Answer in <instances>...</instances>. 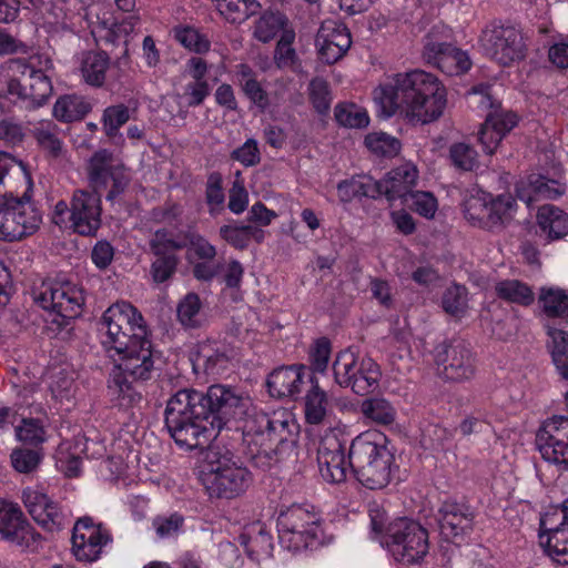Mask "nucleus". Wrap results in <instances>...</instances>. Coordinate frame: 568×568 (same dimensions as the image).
Returning <instances> with one entry per match:
<instances>
[{
    "label": "nucleus",
    "instance_id": "nucleus-39",
    "mask_svg": "<svg viewBox=\"0 0 568 568\" xmlns=\"http://www.w3.org/2000/svg\"><path fill=\"white\" fill-rule=\"evenodd\" d=\"M91 110L85 98L78 94L60 97L53 105V115L61 122H73L83 119Z\"/></svg>",
    "mask_w": 568,
    "mask_h": 568
},
{
    "label": "nucleus",
    "instance_id": "nucleus-64",
    "mask_svg": "<svg viewBox=\"0 0 568 568\" xmlns=\"http://www.w3.org/2000/svg\"><path fill=\"white\" fill-rule=\"evenodd\" d=\"M408 205H410L416 213L426 219H433L438 209V203L434 194L425 191H416L410 194Z\"/></svg>",
    "mask_w": 568,
    "mask_h": 568
},
{
    "label": "nucleus",
    "instance_id": "nucleus-55",
    "mask_svg": "<svg viewBox=\"0 0 568 568\" xmlns=\"http://www.w3.org/2000/svg\"><path fill=\"white\" fill-rule=\"evenodd\" d=\"M365 145L372 153L381 156H394L400 150V142L384 132H372L367 134Z\"/></svg>",
    "mask_w": 568,
    "mask_h": 568
},
{
    "label": "nucleus",
    "instance_id": "nucleus-45",
    "mask_svg": "<svg viewBox=\"0 0 568 568\" xmlns=\"http://www.w3.org/2000/svg\"><path fill=\"white\" fill-rule=\"evenodd\" d=\"M464 214L473 225L488 229L489 193L477 191L467 197L464 204Z\"/></svg>",
    "mask_w": 568,
    "mask_h": 568
},
{
    "label": "nucleus",
    "instance_id": "nucleus-52",
    "mask_svg": "<svg viewBox=\"0 0 568 568\" xmlns=\"http://www.w3.org/2000/svg\"><path fill=\"white\" fill-rule=\"evenodd\" d=\"M515 210L516 202L511 195L503 194L497 197H493V195L489 194L488 229L504 224L514 215Z\"/></svg>",
    "mask_w": 568,
    "mask_h": 568
},
{
    "label": "nucleus",
    "instance_id": "nucleus-30",
    "mask_svg": "<svg viewBox=\"0 0 568 568\" xmlns=\"http://www.w3.org/2000/svg\"><path fill=\"white\" fill-rule=\"evenodd\" d=\"M517 124V115L508 111L487 114L479 131V141L487 154H493L505 135Z\"/></svg>",
    "mask_w": 568,
    "mask_h": 568
},
{
    "label": "nucleus",
    "instance_id": "nucleus-25",
    "mask_svg": "<svg viewBox=\"0 0 568 568\" xmlns=\"http://www.w3.org/2000/svg\"><path fill=\"white\" fill-rule=\"evenodd\" d=\"M418 170L412 162H406L389 171L386 176L377 181L378 196L385 195L389 203L400 200L408 204L413 189L416 186Z\"/></svg>",
    "mask_w": 568,
    "mask_h": 568
},
{
    "label": "nucleus",
    "instance_id": "nucleus-16",
    "mask_svg": "<svg viewBox=\"0 0 568 568\" xmlns=\"http://www.w3.org/2000/svg\"><path fill=\"white\" fill-rule=\"evenodd\" d=\"M23 504L34 521L48 531L54 532L71 525V513L38 488L28 487L22 493Z\"/></svg>",
    "mask_w": 568,
    "mask_h": 568
},
{
    "label": "nucleus",
    "instance_id": "nucleus-8",
    "mask_svg": "<svg viewBox=\"0 0 568 568\" xmlns=\"http://www.w3.org/2000/svg\"><path fill=\"white\" fill-rule=\"evenodd\" d=\"M382 544L395 560L405 564L419 562L429 549L427 530L418 521L405 517L387 525Z\"/></svg>",
    "mask_w": 568,
    "mask_h": 568
},
{
    "label": "nucleus",
    "instance_id": "nucleus-31",
    "mask_svg": "<svg viewBox=\"0 0 568 568\" xmlns=\"http://www.w3.org/2000/svg\"><path fill=\"white\" fill-rule=\"evenodd\" d=\"M445 354L443 373L447 379L462 382L474 376V356L467 346L462 343L449 345Z\"/></svg>",
    "mask_w": 568,
    "mask_h": 568
},
{
    "label": "nucleus",
    "instance_id": "nucleus-27",
    "mask_svg": "<svg viewBox=\"0 0 568 568\" xmlns=\"http://www.w3.org/2000/svg\"><path fill=\"white\" fill-rule=\"evenodd\" d=\"M382 452H390L386 435L377 429H368L357 435L349 448L354 473L379 459Z\"/></svg>",
    "mask_w": 568,
    "mask_h": 568
},
{
    "label": "nucleus",
    "instance_id": "nucleus-38",
    "mask_svg": "<svg viewBox=\"0 0 568 568\" xmlns=\"http://www.w3.org/2000/svg\"><path fill=\"white\" fill-rule=\"evenodd\" d=\"M109 65L110 59L106 53L88 51L81 57L80 73L87 84L99 88L105 81Z\"/></svg>",
    "mask_w": 568,
    "mask_h": 568
},
{
    "label": "nucleus",
    "instance_id": "nucleus-36",
    "mask_svg": "<svg viewBox=\"0 0 568 568\" xmlns=\"http://www.w3.org/2000/svg\"><path fill=\"white\" fill-rule=\"evenodd\" d=\"M337 195L342 203H349L356 197H378L377 181L367 175H354L337 184Z\"/></svg>",
    "mask_w": 568,
    "mask_h": 568
},
{
    "label": "nucleus",
    "instance_id": "nucleus-59",
    "mask_svg": "<svg viewBox=\"0 0 568 568\" xmlns=\"http://www.w3.org/2000/svg\"><path fill=\"white\" fill-rule=\"evenodd\" d=\"M453 438V432L439 424H429L422 430L420 444L426 449H443Z\"/></svg>",
    "mask_w": 568,
    "mask_h": 568
},
{
    "label": "nucleus",
    "instance_id": "nucleus-22",
    "mask_svg": "<svg viewBox=\"0 0 568 568\" xmlns=\"http://www.w3.org/2000/svg\"><path fill=\"white\" fill-rule=\"evenodd\" d=\"M317 465L322 478L331 484L343 483L352 468L351 458L346 457L344 446L335 437H326L320 443Z\"/></svg>",
    "mask_w": 568,
    "mask_h": 568
},
{
    "label": "nucleus",
    "instance_id": "nucleus-46",
    "mask_svg": "<svg viewBox=\"0 0 568 568\" xmlns=\"http://www.w3.org/2000/svg\"><path fill=\"white\" fill-rule=\"evenodd\" d=\"M362 414L372 422L381 425H389L395 422L396 409L385 398H367L361 404Z\"/></svg>",
    "mask_w": 568,
    "mask_h": 568
},
{
    "label": "nucleus",
    "instance_id": "nucleus-62",
    "mask_svg": "<svg viewBox=\"0 0 568 568\" xmlns=\"http://www.w3.org/2000/svg\"><path fill=\"white\" fill-rule=\"evenodd\" d=\"M42 459L40 450L17 448L11 453V464L19 473L33 471Z\"/></svg>",
    "mask_w": 568,
    "mask_h": 568
},
{
    "label": "nucleus",
    "instance_id": "nucleus-41",
    "mask_svg": "<svg viewBox=\"0 0 568 568\" xmlns=\"http://www.w3.org/2000/svg\"><path fill=\"white\" fill-rule=\"evenodd\" d=\"M219 13L229 22L242 23L261 8L256 0H212Z\"/></svg>",
    "mask_w": 568,
    "mask_h": 568
},
{
    "label": "nucleus",
    "instance_id": "nucleus-15",
    "mask_svg": "<svg viewBox=\"0 0 568 568\" xmlns=\"http://www.w3.org/2000/svg\"><path fill=\"white\" fill-rule=\"evenodd\" d=\"M537 446L542 458L568 469V417L554 416L547 419L537 433Z\"/></svg>",
    "mask_w": 568,
    "mask_h": 568
},
{
    "label": "nucleus",
    "instance_id": "nucleus-44",
    "mask_svg": "<svg viewBox=\"0 0 568 568\" xmlns=\"http://www.w3.org/2000/svg\"><path fill=\"white\" fill-rule=\"evenodd\" d=\"M28 173L22 161L0 151V197L12 193L13 179H27Z\"/></svg>",
    "mask_w": 568,
    "mask_h": 568
},
{
    "label": "nucleus",
    "instance_id": "nucleus-14",
    "mask_svg": "<svg viewBox=\"0 0 568 568\" xmlns=\"http://www.w3.org/2000/svg\"><path fill=\"white\" fill-rule=\"evenodd\" d=\"M88 27L97 43L128 42V38L139 24V18L133 14L121 20L114 19L112 13L103 6L94 4L87 13Z\"/></svg>",
    "mask_w": 568,
    "mask_h": 568
},
{
    "label": "nucleus",
    "instance_id": "nucleus-24",
    "mask_svg": "<svg viewBox=\"0 0 568 568\" xmlns=\"http://www.w3.org/2000/svg\"><path fill=\"white\" fill-rule=\"evenodd\" d=\"M540 546L557 564L568 565V524L557 516V510L540 520Z\"/></svg>",
    "mask_w": 568,
    "mask_h": 568
},
{
    "label": "nucleus",
    "instance_id": "nucleus-4",
    "mask_svg": "<svg viewBox=\"0 0 568 568\" xmlns=\"http://www.w3.org/2000/svg\"><path fill=\"white\" fill-rule=\"evenodd\" d=\"M53 63L43 54L28 60L10 59L0 65V94L28 100L32 106H41L52 94Z\"/></svg>",
    "mask_w": 568,
    "mask_h": 568
},
{
    "label": "nucleus",
    "instance_id": "nucleus-13",
    "mask_svg": "<svg viewBox=\"0 0 568 568\" xmlns=\"http://www.w3.org/2000/svg\"><path fill=\"white\" fill-rule=\"evenodd\" d=\"M567 182L561 166L551 171L532 172L516 183L517 197L530 205L532 202L547 199L556 200L567 192Z\"/></svg>",
    "mask_w": 568,
    "mask_h": 568
},
{
    "label": "nucleus",
    "instance_id": "nucleus-9",
    "mask_svg": "<svg viewBox=\"0 0 568 568\" xmlns=\"http://www.w3.org/2000/svg\"><path fill=\"white\" fill-rule=\"evenodd\" d=\"M333 372L336 384L341 387H349L361 396L375 392L382 377L379 365L373 358H359L349 349L336 356Z\"/></svg>",
    "mask_w": 568,
    "mask_h": 568
},
{
    "label": "nucleus",
    "instance_id": "nucleus-18",
    "mask_svg": "<svg viewBox=\"0 0 568 568\" xmlns=\"http://www.w3.org/2000/svg\"><path fill=\"white\" fill-rule=\"evenodd\" d=\"M425 60L448 75H459L470 69L471 61L463 51L437 37L433 30L424 45Z\"/></svg>",
    "mask_w": 568,
    "mask_h": 568
},
{
    "label": "nucleus",
    "instance_id": "nucleus-28",
    "mask_svg": "<svg viewBox=\"0 0 568 568\" xmlns=\"http://www.w3.org/2000/svg\"><path fill=\"white\" fill-rule=\"evenodd\" d=\"M246 399L239 393L225 385H212L206 395L204 404L213 415L222 418L223 427L226 422L244 413Z\"/></svg>",
    "mask_w": 568,
    "mask_h": 568
},
{
    "label": "nucleus",
    "instance_id": "nucleus-48",
    "mask_svg": "<svg viewBox=\"0 0 568 568\" xmlns=\"http://www.w3.org/2000/svg\"><path fill=\"white\" fill-rule=\"evenodd\" d=\"M287 26L285 16L280 12L264 13L256 22L254 29V37L261 42H268L275 38V36L284 30H291Z\"/></svg>",
    "mask_w": 568,
    "mask_h": 568
},
{
    "label": "nucleus",
    "instance_id": "nucleus-34",
    "mask_svg": "<svg viewBox=\"0 0 568 568\" xmlns=\"http://www.w3.org/2000/svg\"><path fill=\"white\" fill-rule=\"evenodd\" d=\"M305 420L312 425L331 424L332 405L325 390L317 383L306 393L304 398Z\"/></svg>",
    "mask_w": 568,
    "mask_h": 568
},
{
    "label": "nucleus",
    "instance_id": "nucleus-21",
    "mask_svg": "<svg viewBox=\"0 0 568 568\" xmlns=\"http://www.w3.org/2000/svg\"><path fill=\"white\" fill-rule=\"evenodd\" d=\"M100 194L78 190L71 201V229L80 235H93L101 225Z\"/></svg>",
    "mask_w": 568,
    "mask_h": 568
},
{
    "label": "nucleus",
    "instance_id": "nucleus-51",
    "mask_svg": "<svg viewBox=\"0 0 568 568\" xmlns=\"http://www.w3.org/2000/svg\"><path fill=\"white\" fill-rule=\"evenodd\" d=\"M334 114L338 124L346 128L363 129L369 124L367 111L354 103L336 105Z\"/></svg>",
    "mask_w": 568,
    "mask_h": 568
},
{
    "label": "nucleus",
    "instance_id": "nucleus-32",
    "mask_svg": "<svg viewBox=\"0 0 568 568\" xmlns=\"http://www.w3.org/2000/svg\"><path fill=\"white\" fill-rule=\"evenodd\" d=\"M304 377L303 366L274 369L267 378L268 393L273 397H293L301 392Z\"/></svg>",
    "mask_w": 568,
    "mask_h": 568
},
{
    "label": "nucleus",
    "instance_id": "nucleus-56",
    "mask_svg": "<svg viewBox=\"0 0 568 568\" xmlns=\"http://www.w3.org/2000/svg\"><path fill=\"white\" fill-rule=\"evenodd\" d=\"M442 306L446 313L453 316H463L467 310L466 288L457 284L447 287L442 298Z\"/></svg>",
    "mask_w": 568,
    "mask_h": 568
},
{
    "label": "nucleus",
    "instance_id": "nucleus-20",
    "mask_svg": "<svg viewBox=\"0 0 568 568\" xmlns=\"http://www.w3.org/2000/svg\"><path fill=\"white\" fill-rule=\"evenodd\" d=\"M37 536L21 508L0 499V540L29 548L36 542Z\"/></svg>",
    "mask_w": 568,
    "mask_h": 568
},
{
    "label": "nucleus",
    "instance_id": "nucleus-6",
    "mask_svg": "<svg viewBox=\"0 0 568 568\" xmlns=\"http://www.w3.org/2000/svg\"><path fill=\"white\" fill-rule=\"evenodd\" d=\"M201 480L211 497L232 499L244 494L253 481L251 471L230 452L210 447Z\"/></svg>",
    "mask_w": 568,
    "mask_h": 568
},
{
    "label": "nucleus",
    "instance_id": "nucleus-10",
    "mask_svg": "<svg viewBox=\"0 0 568 568\" xmlns=\"http://www.w3.org/2000/svg\"><path fill=\"white\" fill-rule=\"evenodd\" d=\"M41 214L29 200L8 194L0 200V240L17 241L33 234Z\"/></svg>",
    "mask_w": 568,
    "mask_h": 568
},
{
    "label": "nucleus",
    "instance_id": "nucleus-5",
    "mask_svg": "<svg viewBox=\"0 0 568 568\" xmlns=\"http://www.w3.org/2000/svg\"><path fill=\"white\" fill-rule=\"evenodd\" d=\"M278 540L290 551L316 549L329 544L325 521L313 506L293 505L277 517Z\"/></svg>",
    "mask_w": 568,
    "mask_h": 568
},
{
    "label": "nucleus",
    "instance_id": "nucleus-37",
    "mask_svg": "<svg viewBox=\"0 0 568 568\" xmlns=\"http://www.w3.org/2000/svg\"><path fill=\"white\" fill-rule=\"evenodd\" d=\"M537 223L549 239L557 240L568 234V213L555 205L540 206Z\"/></svg>",
    "mask_w": 568,
    "mask_h": 568
},
{
    "label": "nucleus",
    "instance_id": "nucleus-50",
    "mask_svg": "<svg viewBox=\"0 0 568 568\" xmlns=\"http://www.w3.org/2000/svg\"><path fill=\"white\" fill-rule=\"evenodd\" d=\"M17 439L26 445L39 446L49 439L44 423L39 418H24L16 427Z\"/></svg>",
    "mask_w": 568,
    "mask_h": 568
},
{
    "label": "nucleus",
    "instance_id": "nucleus-53",
    "mask_svg": "<svg viewBox=\"0 0 568 568\" xmlns=\"http://www.w3.org/2000/svg\"><path fill=\"white\" fill-rule=\"evenodd\" d=\"M202 303L195 293L186 294L178 304V320L185 327H197L201 324Z\"/></svg>",
    "mask_w": 568,
    "mask_h": 568
},
{
    "label": "nucleus",
    "instance_id": "nucleus-19",
    "mask_svg": "<svg viewBox=\"0 0 568 568\" xmlns=\"http://www.w3.org/2000/svg\"><path fill=\"white\" fill-rule=\"evenodd\" d=\"M111 541L108 530L94 525L91 518H81L74 524L72 550L78 560L94 561L100 558L102 549Z\"/></svg>",
    "mask_w": 568,
    "mask_h": 568
},
{
    "label": "nucleus",
    "instance_id": "nucleus-43",
    "mask_svg": "<svg viewBox=\"0 0 568 568\" xmlns=\"http://www.w3.org/2000/svg\"><path fill=\"white\" fill-rule=\"evenodd\" d=\"M130 120V110L123 104H114L104 109L101 124L105 135L114 143H123V134L120 129Z\"/></svg>",
    "mask_w": 568,
    "mask_h": 568
},
{
    "label": "nucleus",
    "instance_id": "nucleus-63",
    "mask_svg": "<svg viewBox=\"0 0 568 568\" xmlns=\"http://www.w3.org/2000/svg\"><path fill=\"white\" fill-rule=\"evenodd\" d=\"M150 245L155 255H172L171 252L186 246V242L184 239H174L165 230H159L154 233Z\"/></svg>",
    "mask_w": 568,
    "mask_h": 568
},
{
    "label": "nucleus",
    "instance_id": "nucleus-33",
    "mask_svg": "<svg viewBox=\"0 0 568 568\" xmlns=\"http://www.w3.org/2000/svg\"><path fill=\"white\" fill-rule=\"evenodd\" d=\"M394 455L392 452H382L379 459L367 464L355 473L357 480L369 489H382L386 487L392 478Z\"/></svg>",
    "mask_w": 568,
    "mask_h": 568
},
{
    "label": "nucleus",
    "instance_id": "nucleus-3",
    "mask_svg": "<svg viewBox=\"0 0 568 568\" xmlns=\"http://www.w3.org/2000/svg\"><path fill=\"white\" fill-rule=\"evenodd\" d=\"M165 426L181 448H203L223 428L222 418L204 404V394L195 389L175 393L166 404Z\"/></svg>",
    "mask_w": 568,
    "mask_h": 568
},
{
    "label": "nucleus",
    "instance_id": "nucleus-17",
    "mask_svg": "<svg viewBox=\"0 0 568 568\" xmlns=\"http://www.w3.org/2000/svg\"><path fill=\"white\" fill-rule=\"evenodd\" d=\"M88 175L92 193L100 194L102 190L111 186L106 195L109 201H113L128 183L122 166L114 163L113 154L106 150H100L92 155Z\"/></svg>",
    "mask_w": 568,
    "mask_h": 568
},
{
    "label": "nucleus",
    "instance_id": "nucleus-57",
    "mask_svg": "<svg viewBox=\"0 0 568 568\" xmlns=\"http://www.w3.org/2000/svg\"><path fill=\"white\" fill-rule=\"evenodd\" d=\"M540 303L548 316L568 315V295L558 288L542 290Z\"/></svg>",
    "mask_w": 568,
    "mask_h": 568
},
{
    "label": "nucleus",
    "instance_id": "nucleus-40",
    "mask_svg": "<svg viewBox=\"0 0 568 568\" xmlns=\"http://www.w3.org/2000/svg\"><path fill=\"white\" fill-rule=\"evenodd\" d=\"M497 297L520 306H529L535 301L532 288L525 282L516 278L501 280L495 284Z\"/></svg>",
    "mask_w": 568,
    "mask_h": 568
},
{
    "label": "nucleus",
    "instance_id": "nucleus-42",
    "mask_svg": "<svg viewBox=\"0 0 568 568\" xmlns=\"http://www.w3.org/2000/svg\"><path fill=\"white\" fill-rule=\"evenodd\" d=\"M90 444H93L92 439H87L84 447L74 453H68L67 444H62L57 453V464L60 469L69 477H75L81 470V458L80 453H83L88 457H100L103 455L104 447L100 446L98 449L90 452Z\"/></svg>",
    "mask_w": 568,
    "mask_h": 568
},
{
    "label": "nucleus",
    "instance_id": "nucleus-7",
    "mask_svg": "<svg viewBox=\"0 0 568 568\" xmlns=\"http://www.w3.org/2000/svg\"><path fill=\"white\" fill-rule=\"evenodd\" d=\"M298 426L292 414L280 408L271 414L256 413L250 416L244 426V442L256 449L252 454L278 450L286 446H293L296 440Z\"/></svg>",
    "mask_w": 568,
    "mask_h": 568
},
{
    "label": "nucleus",
    "instance_id": "nucleus-29",
    "mask_svg": "<svg viewBox=\"0 0 568 568\" xmlns=\"http://www.w3.org/2000/svg\"><path fill=\"white\" fill-rule=\"evenodd\" d=\"M239 539L246 555L253 561L260 564L273 555L274 545L271 531L260 520L245 525Z\"/></svg>",
    "mask_w": 568,
    "mask_h": 568
},
{
    "label": "nucleus",
    "instance_id": "nucleus-54",
    "mask_svg": "<svg viewBox=\"0 0 568 568\" xmlns=\"http://www.w3.org/2000/svg\"><path fill=\"white\" fill-rule=\"evenodd\" d=\"M57 131V125L50 121L40 122L33 129V135L39 145L53 156H58L62 152V142L58 138Z\"/></svg>",
    "mask_w": 568,
    "mask_h": 568
},
{
    "label": "nucleus",
    "instance_id": "nucleus-2",
    "mask_svg": "<svg viewBox=\"0 0 568 568\" xmlns=\"http://www.w3.org/2000/svg\"><path fill=\"white\" fill-rule=\"evenodd\" d=\"M373 97L382 115H398L412 125L436 121L447 104L445 87L435 75L418 69L387 77Z\"/></svg>",
    "mask_w": 568,
    "mask_h": 568
},
{
    "label": "nucleus",
    "instance_id": "nucleus-49",
    "mask_svg": "<svg viewBox=\"0 0 568 568\" xmlns=\"http://www.w3.org/2000/svg\"><path fill=\"white\" fill-rule=\"evenodd\" d=\"M550 349L554 364L559 374L568 379V333L562 329L549 328Z\"/></svg>",
    "mask_w": 568,
    "mask_h": 568
},
{
    "label": "nucleus",
    "instance_id": "nucleus-47",
    "mask_svg": "<svg viewBox=\"0 0 568 568\" xmlns=\"http://www.w3.org/2000/svg\"><path fill=\"white\" fill-rule=\"evenodd\" d=\"M236 78L245 95L257 106L264 109L267 105V97L260 82L255 79L253 70L247 64H239Z\"/></svg>",
    "mask_w": 568,
    "mask_h": 568
},
{
    "label": "nucleus",
    "instance_id": "nucleus-23",
    "mask_svg": "<svg viewBox=\"0 0 568 568\" xmlns=\"http://www.w3.org/2000/svg\"><path fill=\"white\" fill-rule=\"evenodd\" d=\"M318 54L326 63H335L351 48L352 38L348 29L336 20L322 22L316 34Z\"/></svg>",
    "mask_w": 568,
    "mask_h": 568
},
{
    "label": "nucleus",
    "instance_id": "nucleus-58",
    "mask_svg": "<svg viewBox=\"0 0 568 568\" xmlns=\"http://www.w3.org/2000/svg\"><path fill=\"white\" fill-rule=\"evenodd\" d=\"M308 97L313 108L325 114L331 109L332 93L329 85L323 78H315L308 84Z\"/></svg>",
    "mask_w": 568,
    "mask_h": 568
},
{
    "label": "nucleus",
    "instance_id": "nucleus-11",
    "mask_svg": "<svg viewBox=\"0 0 568 568\" xmlns=\"http://www.w3.org/2000/svg\"><path fill=\"white\" fill-rule=\"evenodd\" d=\"M480 42L487 54L503 65L524 60L528 50L527 38L514 26L487 27Z\"/></svg>",
    "mask_w": 568,
    "mask_h": 568
},
{
    "label": "nucleus",
    "instance_id": "nucleus-1",
    "mask_svg": "<svg viewBox=\"0 0 568 568\" xmlns=\"http://www.w3.org/2000/svg\"><path fill=\"white\" fill-rule=\"evenodd\" d=\"M99 332L101 344L116 362L108 381L110 398L121 407L139 403L141 392L128 381L151 378L154 369V352L141 313L128 302H116L103 313Z\"/></svg>",
    "mask_w": 568,
    "mask_h": 568
},
{
    "label": "nucleus",
    "instance_id": "nucleus-12",
    "mask_svg": "<svg viewBox=\"0 0 568 568\" xmlns=\"http://www.w3.org/2000/svg\"><path fill=\"white\" fill-rule=\"evenodd\" d=\"M34 300L43 310L69 320L81 315L84 293L81 286L71 282L43 283Z\"/></svg>",
    "mask_w": 568,
    "mask_h": 568
},
{
    "label": "nucleus",
    "instance_id": "nucleus-35",
    "mask_svg": "<svg viewBox=\"0 0 568 568\" xmlns=\"http://www.w3.org/2000/svg\"><path fill=\"white\" fill-rule=\"evenodd\" d=\"M194 369L202 368L207 375H220L226 368L229 358L216 343H202L192 357Z\"/></svg>",
    "mask_w": 568,
    "mask_h": 568
},
{
    "label": "nucleus",
    "instance_id": "nucleus-61",
    "mask_svg": "<svg viewBox=\"0 0 568 568\" xmlns=\"http://www.w3.org/2000/svg\"><path fill=\"white\" fill-rule=\"evenodd\" d=\"M183 524V516L174 513L169 516H158L153 519L152 526L160 539H169L182 531Z\"/></svg>",
    "mask_w": 568,
    "mask_h": 568
},
{
    "label": "nucleus",
    "instance_id": "nucleus-60",
    "mask_svg": "<svg viewBox=\"0 0 568 568\" xmlns=\"http://www.w3.org/2000/svg\"><path fill=\"white\" fill-rule=\"evenodd\" d=\"M174 38L184 48L202 53L209 50L210 42L196 29L190 27L176 28Z\"/></svg>",
    "mask_w": 568,
    "mask_h": 568
},
{
    "label": "nucleus",
    "instance_id": "nucleus-26",
    "mask_svg": "<svg viewBox=\"0 0 568 568\" xmlns=\"http://www.w3.org/2000/svg\"><path fill=\"white\" fill-rule=\"evenodd\" d=\"M474 511L469 506L455 500H446L438 510V525L442 536L454 540L468 534L474 525Z\"/></svg>",
    "mask_w": 568,
    "mask_h": 568
}]
</instances>
